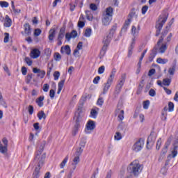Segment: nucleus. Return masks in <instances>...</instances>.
<instances>
[{
  "mask_svg": "<svg viewBox=\"0 0 178 178\" xmlns=\"http://www.w3.org/2000/svg\"><path fill=\"white\" fill-rule=\"evenodd\" d=\"M66 54V55H70L72 54V49H70V46L65 45V47H62L60 49V54Z\"/></svg>",
  "mask_w": 178,
  "mask_h": 178,
  "instance_id": "nucleus-17",
  "label": "nucleus"
},
{
  "mask_svg": "<svg viewBox=\"0 0 178 178\" xmlns=\"http://www.w3.org/2000/svg\"><path fill=\"white\" fill-rule=\"evenodd\" d=\"M156 138L152 135V133L147 138L146 148L147 149H151L152 147L155 145V141Z\"/></svg>",
  "mask_w": 178,
  "mask_h": 178,
  "instance_id": "nucleus-8",
  "label": "nucleus"
},
{
  "mask_svg": "<svg viewBox=\"0 0 178 178\" xmlns=\"http://www.w3.org/2000/svg\"><path fill=\"white\" fill-rule=\"evenodd\" d=\"M172 83V79H169V78H166V79H164L163 80V86H170V83Z\"/></svg>",
  "mask_w": 178,
  "mask_h": 178,
  "instance_id": "nucleus-41",
  "label": "nucleus"
},
{
  "mask_svg": "<svg viewBox=\"0 0 178 178\" xmlns=\"http://www.w3.org/2000/svg\"><path fill=\"white\" fill-rule=\"evenodd\" d=\"M65 38V34L63 33H58V38H57V45L58 47H60L62 45V40Z\"/></svg>",
  "mask_w": 178,
  "mask_h": 178,
  "instance_id": "nucleus-27",
  "label": "nucleus"
},
{
  "mask_svg": "<svg viewBox=\"0 0 178 178\" xmlns=\"http://www.w3.org/2000/svg\"><path fill=\"white\" fill-rule=\"evenodd\" d=\"M33 72L35 74L38 73L37 76L40 77V79H44V77H45V71L41 70L37 67L33 68Z\"/></svg>",
  "mask_w": 178,
  "mask_h": 178,
  "instance_id": "nucleus-12",
  "label": "nucleus"
},
{
  "mask_svg": "<svg viewBox=\"0 0 178 178\" xmlns=\"http://www.w3.org/2000/svg\"><path fill=\"white\" fill-rule=\"evenodd\" d=\"M161 145H162V138H159L157 142H156V149H157V151H159V149H161Z\"/></svg>",
  "mask_w": 178,
  "mask_h": 178,
  "instance_id": "nucleus-46",
  "label": "nucleus"
},
{
  "mask_svg": "<svg viewBox=\"0 0 178 178\" xmlns=\"http://www.w3.org/2000/svg\"><path fill=\"white\" fill-rule=\"evenodd\" d=\"M149 108V100L143 102V109H148Z\"/></svg>",
  "mask_w": 178,
  "mask_h": 178,
  "instance_id": "nucleus-52",
  "label": "nucleus"
},
{
  "mask_svg": "<svg viewBox=\"0 0 178 178\" xmlns=\"http://www.w3.org/2000/svg\"><path fill=\"white\" fill-rule=\"evenodd\" d=\"M31 79H33V74H28L25 79L26 84H30V83H31Z\"/></svg>",
  "mask_w": 178,
  "mask_h": 178,
  "instance_id": "nucleus-38",
  "label": "nucleus"
},
{
  "mask_svg": "<svg viewBox=\"0 0 178 178\" xmlns=\"http://www.w3.org/2000/svg\"><path fill=\"white\" fill-rule=\"evenodd\" d=\"M85 13L86 15L87 20H89V22H92L94 16H92V14H91V11L87 10L85 11Z\"/></svg>",
  "mask_w": 178,
  "mask_h": 178,
  "instance_id": "nucleus-28",
  "label": "nucleus"
},
{
  "mask_svg": "<svg viewBox=\"0 0 178 178\" xmlns=\"http://www.w3.org/2000/svg\"><path fill=\"white\" fill-rule=\"evenodd\" d=\"M113 83V80L112 79H108L106 83H104V86L103 88L102 94L105 95L108 92L109 90V88H111V86H112V83Z\"/></svg>",
  "mask_w": 178,
  "mask_h": 178,
  "instance_id": "nucleus-9",
  "label": "nucleus"
},
{
  "mask_svg": "<svg viewBox=\"0 0 178 178\" xmlns=\"http://www.w3.org/2000/svg\"><path fill=\"white\" fill-rule=\"evenodd\" d=\"M115 139L118 141H119V140H122V134H120V132H116Z\"/></svg>",
  "mask_w": 178,
  "mask_h": 178,
  "instance_id": "nucleus-58",
  "label": "nucleus"
},
{
  "mask_svg": "<svg viewBox=\"0 0 178 178\" xmlns=\"http://www.w3.org/2000/svg\"><path fill=\"white\" fill-rule=\"evenodd\" d=\"M156 62L160 65H166V63L169 62V60H168L167 58H158L156 59Z\"/></svg>",
  "mask_w": 178,
  "mask_h": 178,
  "instance_id": "nucleus-30",
  "label": "nucleus"
},
{
  "mask_svg": "<svg viewBox=\"0 0 178 178\" xmlns=\"http://www.w3.org/2000/svg\"><path fill=\"white\" fill-rule=\"evenodd\" d=\"M46 144H47V142L45 140H43L41 142V144L39 147V149L38 150V153L35 155V158H36V156H42V155H44V154H42L44 152V148H45Z\"/></svg>",
  "mask_w": 178,
  "mask_h": 178,
  "instance_id": "nucleus-11",
  "label": "nucleus"
},
{
  "mask_svg": "<svg viewBox=\"0 0 178 178\" xmlns=\"http://www.w3.org/2000/svg\"><path fill=\"white\" fill-rule=\"evenodd\" d=\"M104 16H108L110 17H112L113 16V8L111 6L108 7L106 8V11L104 13H103Z\"/></svg>",
  "mask_w": 178,
  "mask_h": 178,
  "instance_id": "nucleus-20",
  "label": "nucleus"
},
{
  "mask_svg": "<svg viewBox=\"0 0 178 178\" xmlns=\"http://www.w3.org/2000/svg\"><path fill=\"white\" fill-rule=\"evenodd\" d=\"M104 72H105V66L102 65L98 69V74H103Z\"/></svg>",
  "mask_w": 178,
  "mask_h": 178,
  "instance_id": "nucleus-57",
  "label": "nucleus"
},
{
  "mask_svg": "<svg viewBox=\"0 0 178 178\" xmlns=\"http://www.w3.org/2000/svg\"><path fill=\"white\" fill-rule=\"evenodd\" d=\"M86 144H87V138L82 137L80 140L79 147L84 148L86 147Z\"/></svg>",
  "mask_w": 178,
  "mask_h": 178,
  "instance_id": "nucleus-32",
  "label": "nucleus"
},
{
  "mask_svg": "<svg viewBox=\"0 0 178 178\" xmlns=\"http://www.w3.org/2000/svg\"><path fill=\"white\" fill-rule=\"evenodd\" d=\"M77 26L79 29H83V27L86 26V18L84 17V15L81 14Z\"/></svg>",
  "mask_w": 178,
  "mask_h": 178,
  "instance_id": "nucleus-15",
  "label": "nucleus"
},
{
  "mask_svg": "<svg viewBox=\"0 0 178 178\" xmlns=\"http://www.w3.org/2000/svg\"><path fill=\"white\" fill-rule=\"evenodd\" d=\"M116 29H118V25L114 24L110 30V33L108 35L104 38L103 44L105 45H109L111 44V41H112V38H113V35L115 34V31H116Z\"/></svg>",
  "mask_w": 178,
  "mask_h": 178,
  "instance_id": "nucleus-6",
  "label": "nucleus"
},
{
  "mask_svg": "<svg viewBox=\"0 0 178 178\" xmlns=\"http://www.w3.org/2000/svg\"><path fill=\"white\" fill-rule=\"evenodd\" d=\"M95 129V122L92 120L88 121L86 124V129L87 130H94Z\"/></svg>",
  "mask_w": 178,
  "mask_h": 178,
  "instance_id": "nucleus-21",
  "label": "nucleus"
},
{
  "mask_svg": "<svg viewBox=\"0 0 178 178\" xmlns=\"http://www.w3.org/2000/svg\"><path fill=\"white\" fill-rule=\"evenodd\" d=\"M56 33V30L55 29H50L49 31V41H54V38H55V34Z\"/></svg>",
  "mask_w": 178,
  "mask_h": 178,
  "instance_id": "nucleus-22",
  "label": "nucleus"
},
{
  "mask_svg": "<svg viewBox=\"0 0 178 178\" xmlns=\"http://www.w3.org/2000/svg\"><path fill=\"white\" fill-rule=\"evenodd\" d=\"M74 170H76V167H73L72 169L70 170L67 178H72L73 173H74Z\"/></svg>",
  "mask_w": 178,
  "mask_h": 178,
  "instance_id": "nucleus-56",
  "label": "nucleus"
},
{
  "mask_svg": "<svg viewBox=\"0 0 178 178\" xmlns=\"http://www.w3.org/2000/svg\"><path fill=\"white\" fill-rule=\"evenodd\" d=\"M10 26H12V19L9 17V15H6L4 27H10Z\"/></svg>",
  "mask_w": 178,
  "mask_h": 178,
  "instance_id": "nucleus-23",
  "label": "nucleus"
},
{
  "mask_svg": "<svg viewBox=\"0 0 178 178\" xmlns=\"http://www.w3.org/2000/svg\"><path fill=\"white\" fill-rule=\"evenodd\" d=\"M178 140L177 139L174 141L173 143V150L172 151V158H176L177 156V149H178Z\"/></svg>",
  "mask_w": 178,
  "mask_h": 178,
  "instance_id": "nucleus-18",
  "label": "nucleus"
},
{
  "mask_svg": "<svg viewBox=\"0 0 178 178\" xmlns=\"http://www.w3.org/2000/svg\"><path fill=\"white\" fill-rule=\"evenodd\" d=\"M168 111L170 112H173V111H175V104L172 102H168Z\"/></svg>",
  "mask_w": 178,
  "mask_h": 178,
  "instance_id": "nucleus-45",
  "label": "nucleus"
},
{
  "mask_svg": "<svg viewBox=\"0 0 178 178\" xmlns=\"http://www.w3.org/2000/svg\"><path fill=\"white\" fill-rule=\"evenodd\" d=\"M148 10V6H143L141 9L142 15H145Z\"/></svg>",
  "mask_w": 178,
  "mask_h": 178,
  "instance_id": "nucleus-59",
  "label": "nucleus"
},
{
  "mask_svg": "<svg viewBox=\"0 0 178 178\" xmlns=\"http://www.w3.org/2000/svg\"><path fill=\"white\" fill-rule=\"evenodd\" d=\"M155 56H156V48L154 47L152 51V53L150 54L149 56V62H152V60H154V58H155Z\"/></svg>",
  "mask_w": 178,
  "mask_h": 178,
  "instance_id": "nucleus-25",
  "label": "nucleus"
},
{
  "mask_svg": "<svg viewBox=\"0 0 178 178\" xmlns=\"http://www.w3.org/2000/svg\"><path fill=\"white\" fill-rule=\"evenodd\" d=\"M40 55H41V51L37 48L33 49L31 51L30 56L33 59H37V58H39Z\"/></svg>",
  "mask_w": 178,
  "mask_h": 178,
  "instance_id": "nucleus-10",
  "label": "nucleus"
},
{
  "mask_svg": "<svg viewBox=\"0 0 178 178\" xmlns=\"http://www.w3.org/2000/svg\"><path fill=\"white\" fill-rule=\"evenodd\" d=\"M68 159L69 157L67 156L63 159L62 163L60 164V169H63L65 168Z\"/></svg>",
  "mask_w": 178,
  "mask_h": 178,
  "instance_id": "nucleus-44",
  "label": "nucleus"
},
{
  "mask_svg": "<svg viewBox=\"0 0 178 178\" xmlns=\"http://www.w3.org/2000/svg\"><path fill=\"white\" fill-rule=\"evenodd\" d=\"M84 151V147H81L79 146V147H78L76 149V151L75 152V155H77L79 156H80V155H81V154H83V152Z\"/></svg>",
  "mask_w": 178,
  "mask_h": 178,
  "instance_id": "nucleus-42",
  "label": "nucleus"
},
{
  "mask_svg": "<svg viewBox=\"0 0 178 178\" xmlns=\"http://www.w3.org/2000/svg\"><path fill=\"white\" fill-rule=\"evenodd\" d=\"M97 104L99 106H102V105H104V98L102 97H99L97 100Z\"/></svg>",
  "mask_w": 178,
  "mask_h": 178,
  "instance_id": "nucleus-63",
  "label": "nucleus"
},
{
  "mask_svg": "<svg viewBox=\"0 0 178 178\" xmlns=\"http://www.w3.org/2000/svg\"><path fill=\"white\" fill-rule=\"evenodd\" d=\"M73 162H74L72 163V165L74 166L73 168L75 167V169H76L77 165H79V163L80 162V156L75 155V157L73 159Z\"/></svg>",
  "mask_w": 178,
  "mask_h": 178,
  "instance_id": "nucleus-29",
  "label": "nucleus"
},
{
  "mask_svg": "<svg viewBox=\"0 0 178 178\" xmlns=\"http://www.w3.org/2000/svg\"><path fill=\"white\" fill-rule=\"evenodd\" d=\"M103 26H109L112 22V17L103 15V18L102 19Z\"/></svg>",
  "mask_w": 178,
  "mask_h": 178,
  "instance_id": "nucleus-13",
  "label": "nucleus"
},
{
  "mask_svg": "<svg viewBox=\"0 0 178 178\" xmlns=\"http://www.w3.org/2000/svg\"><path fill=\"white\" fill-rule=\"evenodd\" d=\"M149 95L150 97H155L156 95V92L154 89H150L149 91Z\"/></svg>",
  "mask_w": 178,
  "mask_h": 178,
  "instance_id": "nucleus-61",
  "label": "nucleus"
},
{
  "mask_svg": "<svg viewBox=\"0 0 178 178\" xmlns=\"http://www.w3.org/2000/svg\"><path fill=\"white\" fill-rule=\"evenodd\" d=\"M0 152L1 154H6L8 152V146L0 145Z\"/></svg>",
  "mask_w": 178,
  "mask_h": 178,
  "instance_id": "nucleus-39",
  "label": "nucleus"
},
{
  "mask_svg": "<svg viewBox=\"0 0 178 178\" xmlns=\"http://www.w3.org/2000/svg\"><path fill=\"white\" fill-rule=\"evenodd\" d=\"M168 17L169 13L168 12H163L161 15H159V20L156 23V37H159V34H161L162 27H163V24L166 23Z\"/></svg>",
  "mask_w": 178,
  "mask_h": 178,
  "instance_id": "nucleus-3",
  "label": "nucleus"
},
{
  "mask_svg": "<svg viewBox=\"0 0 178 178\" xmlns=\"http://www.w3.org/2000/svg\"><path fill=\"white\" fill-rule=\"evenodd\" d=\"M128 173L134 175L135 177H137L141 172H143V165L140 164L138 160L132 161L127 167Z\"/></svg>",
  "mask_w": 178,
  "mask_h": 178,
  "instance_id": "nucleus-2",
  "label": "nucleus"
},
{
  "mask_svg": "<svg viewBox=\"0 0 178 178\" xmlns=\"http://www.w3.org/2000/svg\"><path fill=\"white\" fill-rule=\"evenodd\" d=\"M134 16H136V17H137V15H136V8H131V12L128 15V17H129L130 19H133V17H134Z\"/></svg>",
  "mask_w": 178,
  "mask_h": 178,
  "instance_id": "nucleus-37",
  "label": "nucleus"
},
{
  "mask_svg": "<svg viewBox=\"0 0 178 178\" xmlns=\"http://www.w3.org/2000/svg\"><path fill=\"white\" fill-rule=\"evenodd\" d=\"M109 45L108 44H104L102 48V50L100 51V55L101 56H105V54H106V50L108 49V47Z\"/></svg>",
  "mask_w": 178,
  "mask_h": 178,
  "instance_id": "nucleus-35",
  "label": "nucleus"
},
{
  "mask_svg": "<svg viewBox=\"0 0 178 178\" xmlns=\"http://www.w3.org/2000/svg\"><path fill=\"white\" fill-rule=\"evenodd\" d=\"M92 32V30L91 29V28L86 29L84 34L85 37H90Z\"/></svg>",
  "mask_w": 178,
  "mask_h": 178,
  "instance_id": "nucleus-47",
  "label": "nucleus"
},
{
  "mask_svg": "<svg viewBox=\"0 0 178 178\" xmlns=\"http://www.w3.org/2000/svg\"><path fill=\"white\" fill-rule=\"evenodd\" d=\"M125 81H126V74H122L121 76L120 82L115 86V89L114 91V97L115 98H118V97H119V95L120 94V92L122 91V88H123V86H124Z\"/></svg>",
  "mask_w": 178,
  "mask_h": 178,
  "instance_id": "nucleus-5",
  "label": "nucleus"
},
{
  "mask_svg": "<svg viewBox=\"0 0 178 178\" xmlns=\"http://www.w3.org/2000/svg\"><path fill=\"white\" fill-rule=\"evenodd\" d=\"M81 113H83V110L81 109V107H79L77 111L75 112V115L74 116V120H75V124L72 131L73 136H76V134L79 133V129H80V122H81V119H82Z\"/></svg>",
  "mask_w": 178,
  "mask_h": 178,
  "instance_id": "nucleus-4",
  "label": "nucleus"
},
{
  "mask_svg": "<svg viewBox=\"0 0 178 178\" xmlns=\"http://www.w3.org/2000/svg\"><path fill=\"white\" fill-rule=\"evenodd\" d=\"M42 90L44 92H48V90H49V84L48 83H44L43 85Z\"/></svg>",
  "mask_w": 178,
  "mask_h": 178,
  "instance_id": "nucleus-55",
  "label": "nucleus"
},
{
  "mask_svg": "<svg viewBox=\"0 0 178 178\" xmlns=\"http://www.w3.org/2000/svg\"><path fill=\"white\" fill-rule=\"evenodd\" d=\"M49 97H50L51 99H54V98L55 97V90H54V89L50 90Z\"/></svg>",
  "mask_w": 178,
  "mask_h": 178,
  "instance_id": "nucleus-62",
  "label": "nucleus"
},
{
  "mask_svg": "<svg viewBox=\"0 0 178 178\" xmlns=\"http://www.w3.org/2000/svg\"><path fill=\"white\" fill-rule=\"evenodd\" d=\"M4 35H5L4 40H3L4 42H5V43L9 42V33H5Z\"/></svg>",
  "mask_w": 178,
  "mask_h": 178,
  "instance_id": "nucleus-64",
  "label": "nucleus"
},
{
  "mask_svg": "<svg viewBox=\"0 0 178 178\" xmlns=\"http://www.w3.org/2000/svg\"><path fill=\"white\" fill-rule=\"evenodd\" d=\"M45 158H47L46 153H44L42 156H39L38 155L36 157L34 158V162L36 166L32 175V178H40V172L41 170V168L44 166V163H45Z\"/></svg>",
  "mask_w": 178,
  "mask_h": 178,
  "instance_id": "nucleus-1",
  "label": "nucleus"
},
{
  "mask_svg": "<svg viewBox=\"0 0 178 178\" xmlns=\"http://www.w3.org/2000/svg\"><path fill=\"white\" fill-rule=\"evenodd\" d=\"M24 33L26 35H31V26L29 23H26L24 25Z\"/></svg>",
  "mask_w": 178,
  "mask_h": 178,
  "instance_id": "nucleus-19",
  "label": "nucleus"
},
{
  "mask_svg": "<svg viewBox=\"0 0 178 178\" xmlns=\"http://www.w3.org/2000/svg\"><path fill=\"white\" fill-rule=\"evenodd\" d=\"M77 37V31L76 30H73L70 33H67L65 34V38L67 41H70L72 38H76Z\"/></svg>",
  "mask_w": 178,
  "mask_h": 178,
  "instance_id": "nucleus-14",
  "label": "nucleus"
},
{
  "mask_svg": "<svg viewBox=\"0 0 178 178\" xmlns=\"http://www.w3.org/2000/svg\"><path fill=\"white\" fill-rule=\"evenodd\" d=\"M140 111H141V106L136 107L134 114V119H137V118H138V115H140Z\"/></svg>",
  "mask_w": 178,
  "mask_h": 178,
  "instance_id": "nucleus-40",
  "label": "nucleus"
},
{
  "mask_svg": "<svg viewBox=\"0 0 178 178\" xmlns=\"http://www.w3.org/2000/svg\"><path fill=\"white\" fill-rule=\"evenodd\" d=\"M54 58L56 62H59V60H60V59H62V56H60V54L56 52L54 54Z\"/></svg>",
  "mask_w": 178,
  "mask_h": 178,
  "instance_id": "nucleus-43",
  "label": "nucleus"
},
{
  "mask_svg": "<svg viewBox=\"0 0 178 178\" xmlns=\"http://www.w3.org/2000/svg\"><path fill=\"white\" fill-rule=\"evenodd\" d=\"M41 33H42V31H41V29H35L33 33V35L35 37H38V35H40L41 34Z\"/></svg>",
  "mask_w": 178,
  "mask_h": 178,
  "instance_id": "nucleus-49",
  "label": "nucleus"
},
{
  "mask_svg": "<svg viewBox=\"0 0 178 178\" xmlns=\"http://www.w3.org/2000/svg\"><path fill=\"white\" fill-rule=\"evenodd\" d=\"M64 85H65V79H62L58 83V90L57 91V94H60V91H62V88H63Z\"/></svg>",
  "mask_w": 178,
  "mask_h": 178,
  "instance_id": "nucleus-33",
  "label": "nucleus"
},
{
  "mask_svg": "<svg viewBox=\"0 0 178 178\" xmlns=\"http://www.w3.org/2000/svg\"><path fill=\"white\" fill-rule=\"evenodd\" d=\"M115 74H116V68H113L112 70V72H111L108 79H111L112 80H113V79H115Z\"/></svg>",
  "mask_w": 178,
  "mask_h": 178,
  "instance_id": "nucleus-50",
  "label": "nucleus"
},
{
  "mask_svg": "<svg viewBox=\"0 0 178 178\" xmlns=\"http://www.w3.org/2000/svg\"><path fill=\"white\" fill-rule=\"evenodd\" d=\"M143 88H144V79H142L138 85V90L136 92L138 95H139V94H141V92L143 91Z\"/></svg>",
  "mask_w": 178,
  "mask_h": 178,
  "instance_id": "nucleus-26",
  "label": "nucleus"
},
{
  "mask_svg": "<svg viewBox=\"0 0 178 178\" xmlns=\"http://www.w3.org/2000/svg\"><path fill=\"white\" fill-rule=\"evenodd\" d=\"M44 96H40L39 97L38 99H36V104H38V106H40V108H42V106H44V102L42 101H44Z\"/></svg>",
  "mask_w": 178,
  "mask_h": 178,
  "instance_id": "nucleus-24",
  "label": "nucleus"
},
{
  "mask_svg": "<svg viewBox=\"0 0 178 178\" xmlns=\"http://www.w3.org/2000/svg\"><path fill=\"white\" fill-rule=\"evenodd\" d=\"M144 142L145 140L143 138H139L138 141H136L134 145L132 147L133 151H135V152H139V151H141L144 147Z\"/></svg>",
  "mask_w": 178,
  "mask_h": 178,
  "instance_id": "nucleus-7",
  "label": "nucleus"
},
{
  "mask_svg": "<svg viewBox=\"0 0 178 178\" xmlns=\"http://www.w3.org/2000/svg\"><path fill=\"white\" fill-rule=\"evenodd\" d=\"M0 6L1 8H8L9 3H8V1H0Z\"/></svg>",
  "mask_w": 178,
  "mask_h": 178,
  "instance_id": "nucleus-53",
  "label": "nucleus"
},
{
  "mask_svg": "<svg viewBox=\"0 0 178 178\" xmlns=\"http://www.w3.org/2000/svg\"><path fill=\"white\" fill-rule=\"evenodd\" d=\"M98 116V111L95 110V108H92L90 111V118H92V119H97V117Z\"/></svg>",
  "mask_w": 178,
  "mask_h": 178,
  "instance_id": "nucleus-36",
  "label": "nucleus"
},
{
  "mask_svg": "<svg viewBox=\"0 0 178 178\" xmlns=\"http://www.w3.org/2000/svg\"><path fill=\"white\" fill-rule=\"evenodd\" d=\"M53 76L54 77V80H58L59 77L60 76V72H59L58 71H56L54 72Z\"/></svg>",
  "mask_w": 178,
  "mask_h": 178,
  "instance_id": "nucleus-51",
  "label": "nucleus"
},
{
  "mask_svg": "<svg viewBox=\"0 0 178 178\" xmlns=\"http://www.w3.org/2000/svg\"><path fill=\"white\" fill-rule=\"evenodd\" d=\"M90 9H91V10L95 11L98 9V7L97 6V4H95V3H90Z\"/></svg>",
  "mask_w": 178,
  "mask_h": 178,
  "instance_id": "nucleus-60",
  "label": "nucleus"
},
{
  "mask_svg": "<svg viewBox=\"0 0 178 178\" xmlns=\"http://www.w3.org/2000/svg\"><path fill=\"white\" fill-rule=\"evenodd\" d=\"M175 72H176V63H174L172 67H170L168 70V73L170 76H173L175 74Z\"/></svg>",
  "mask_w": 178,
  "mask_h": 178,
  "instance_id": "nucleus-34",
  "label": "nucleus"
},
{
  "mask_svg": "<svg viewBox=\"0 0 178 178\" xmlns=\"http://www.w3.org/2000/svg\"><path fill=\"white\" fill-rule=\"evenodd\" d=\"M168 33L169 29H165L163 31V32L161 33V36L160 37V39L157 42V45H161V44H162V42H163V39L165 38V37H166V35H168Z\"/></svg>",
  "mask_w": 178,
  "mask_h": 178,
  "instance_id": "nucleus-16",
  "label": "nucleus"
},
{
  "mask_svg": "<svg viewBox=\"0 0 178 178\" xmlns=\"http://www.w3.org/2000/svg\"><path fill=\"white\" fill-rule=\"evenodd\" d=\"M11 5L14 13H20L22 12L20 9H16V8L15 7V2L11 1Z\"/></svg>",
  "mask_w": 178,
  "mask_h": 178,
  "instance_id": "nucleus-48",
  "label": "nucleus"
},
{
  "mask_svg": "<svg viewBox=\"0 0 178 178\" xmlns=\"http://www.w3.org/2000/svg\"><path fill=\"white\" fill-rule=\"evenodd\" d=\"M38 118L39 120H41L42 119L46 120L47 115H45V113L44 112V111H41L38 113Z\"/></svg>",
  "mask_w": 178,
  "mask_h": 178,
  "instance_id": "nucleus-31",
  "label": "nucleus"
},
{
  "mask_svg": "<svg viewBox=\"0 0 178 178\" xmlns=\"http://www.w3.org/2000/svg\"><path fill=\"white\" fill-rule=\"evenodd\" d=\"M25 62L26 64H28V66H31L33 65V60L29 57L25 58Z\"/></svg>",
  "mask_w": 178,
  "mask_h": 178,
  "instance_id": "nucleus-54",
  "label": "nucleus"
}]
</instances>
